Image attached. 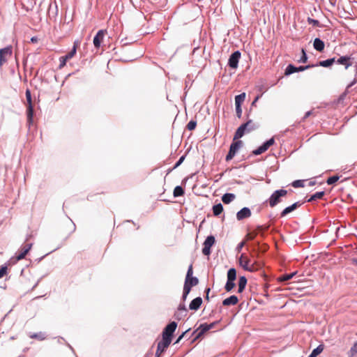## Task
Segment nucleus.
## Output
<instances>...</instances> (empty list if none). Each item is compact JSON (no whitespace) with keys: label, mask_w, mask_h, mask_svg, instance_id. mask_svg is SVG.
Here are the masks:
<instances>
[{"label":"nucleus","mask_w":357,"mask_h":357,"mask_svg":"<svg viewBox=\"0 0 357 357\" xmlns=\"http://www.w3.org/2000/svg\"><path fill=\"white\" fill-rule=\"evenodd\" d=\"M7 265L3 264L0 266V279L2 278L7 273Z\"/></svg>","instance_id":"46"},{"label":"nucleus","mask_w":357,"mask_h":357,"mask_svg":"<svg viewBox=\"0 0 357 357\" xmlns=\"http://www.w3.org/2000/svg\"><path fill=\"white\" fill-rule=\"evenodd\" d=\"M356 82H357V79H356V78H354V79H353V81H352L351 82H350V83L347 85V88H346V89H347V91H349V89L350 87L353 86L355 84H356Z\"/></svg>","instance_id":"57"},{"label":"nucleus","mask_w":357,"mask_h":357,"mask_svg":"<svg viewBox=\"0 0 357 357\" xmlns=\"http://www.w3.org/2000/svg\"><path fill=\"white\" fill-rule=\"evenodd\" d=\"M175 318L177 320H181L183 316V314H181V313H178L174 314Z\"/></svg>","instance_id":"61"},{"label":"nucleus","mask_w":357,"mask_h":357,"mask_svg":"<svg viewBox=\"0 0 357 357\" xmlns=\"http://www.w3.org/2000/svg\"><path fill=\"white\" fill-rule=\"evenodd\" d=\"M347 93H348V91H347V89H346L345 91L340 95L339 99L343 100L344 98V97L347 96Z\"/></svg>","instance_id":"62"},{"label":"nucleus","mask_w":357,"mask_h":357,"mask_svg":"<svg viewBox=\"0 0 357 357\" xmlns=\"http://www.w3.org/2000/svg\"><path fill=\"white\" fill-rule=\"evenodd\" d=\"M259 91H261L262 93H264L267 90V87L264 86V84H261L258 86Z\"/></svg>","instance_id":"58"},{"label":"nucleus","mask_w":357,"mask_h":357,"mask_svg":"<svg viewBox=\"0 0 357 357\" xmlns=\"http://www.w3.org/2000/svg\"><path fill=\"white\" fill-rule=\"evenodd\" d=\"M193 268H192V264H190L188 268V271H187V273H186V276H185V278H195L193 275Z\"/></svg>","instance_id":"51"},{"label":"nucleus","mask_w":357,"mask_h":357,"mask_svg":"<svg viewBox=\"0 0 357 357\" xmlns=\"http://www.w3.org/2000/svg\"><path fill=\"white\" fill-rule=\"evenodd\" d=\"M305 202H296L291 205L284 208L282 212L280 213V217L284 218L286 215H287L289 213H291L292 211H295L298 208H299L301 206H302Z\"/></svg>","instance_id":"13"},{"label":"nucleus","mask_w":357,"mask_h":357,"mask_svg":"<svg viewBox=\"0 0 357 357\" xmlns=\"http://www.w3.org/2000/svg\"><path fill=\"white\" fill-rule=\"evenodd\" d=\"M184 283H187L190 287H193L198 284L199 280L197 277L185 278Z\"/></svg>","instance_id":"32"},{"label":"nucleus","mask_w":357,"mask_h":357,"mask_svg":"<svg viewBox=\"0 0 357 357\" xmlns=\"http://www.w3.org/2000/svg\"><path fill=\"white\" fill-rule=\"evenodd\" d=\"M208 331L209 329L207 323L200 324L199 326L192 333V342H195Z\"/></svg>","instance_id":"10"},{"label":"nucleus","mask_w":357,"mask_h":357,"mask_svg":"<svg viewBox=\"0 0 357 357\" xmlns=\"http://www.w3.org/2000/svg\"><path fill=\"white\" fill-rule=\"evenodd\" d=\"M313 47L317 51L321 52L324 50L325 44L319 38H316L313 42Z\"/></svg>","instance_id":"22"},{"label":"nucleus","mask_w":357,"mask_h":357,"mask_svg":"<svg viewBox=\"0 0 357 357\" xmlns=\"http://www.w3.org/2000/svg\"><path fill=\"white\" fill-rule=\"evenodd\" d=\"M215 243V236L213 235L208 236L203 243L202 254L208 257L211 254V248Z\"/></svg>","instance_id":"6"},{"label":"nucleus","mask_w":357,"mask_h":357,"mask_svg":"<svg viewBox=\"0 0 357 357\" xmlns=\"http://www.w3.org/2000/svg\"><path fill=\"white\" fill-rule=\"evenodd\" d=\"M33 244L28 243L26 244L20 251V252L16 256V261H20L24 259L26 255L28 254L29 250L31 249Z\"/></svg>","instance_id":"21"},{"label":"nucleus","mask_w":357,"mask_h":357,"mask_svg":"<svg viewBox=\"0 0 357 357\" xmlns=\"http://www.w3.org/2000/svg\"><path fill=\"white\" fill-rule=\"evenodd\" d=\"M354 63V59L351 56L344 55L340 56L337 59L336 64L344 66L347 70Z\"/></svg>","instance_id":"11"},{"label":"nucleus","mask_w":357,"mask_h":357,"mask_svg":"<svg viewBox=\"0 0 357 357\" xmlns=\"http://www.w3.org/2000/svg\"><path fill=\"white\" fill-rule=\"evenodd\" d=\"M177 323L175 321H170L163 329L162 332V339L172 342L174 333L177 328Z\"/></svg>","instance_id":"4"},{"label":"nucleus","mask_w":357,"mask_h":357,"mask_svg":"<svg viewBox=\"0 0 357 357\" xmlns=\"http://www.w3.org/2000/svg\"><path fill=\"white\" fill-rule=\"evenodd\" d=\"M214 216H218L223 212V206L221 203L216 204L212 207Z\"/></svg>","instance_id":"26"},{"label":"nucleus","mask_w":357,"mask_h":357,"mask_svg":"<svg viewBox=\"0 0 357 357\" xmlns=\"http://www.w3.org/2000/svg\"><path fill=\"white\" fill-rule=\"evenodd\" d=\"M68 60V59H66V56H61L59 58L60 63H59V68L60 69L63 68L66 66V62H67Z\"/></svg>","instance_id":"50"},{"label":"nucleus","mask_w":357,"mask_h":357,"mask_svg":"<svg viewBox=\"0 0 357 357\" xmlns=\"http://www.w3.org/2000/svg\"><path fill=\"white\" fill-rule=\"evenodd\" d=\"M238 303V298L236 295H231L222 301L225 306L235 305Z\"/></svg>","instance_id":"20"},{"label":"nucleus","mask_w":357,"mask_h":357,"mask_svg":"<svg viewBox=\"0 0 357 357\" xmlns=\"http://www.w3.org/2000/svg\"><path fill=\"white\" fill-rule=\"evenodd\" d=\"M72 225H73V229L70 231V232L69 233V234L65 238V241L67 240L69 238V236L71 235V234L73 233L76 229V226L73 222H72Z\"/></svg>","instance_id":"55"},{"label":"nucleus","mask_w":357,"mask_h":357,"mask_svg":"<svg viewBox=\"0 0 357 357\" xmlns=\"http://www.w3.org/2000/svg\"><path fill=\"white\" fill-rule=\"evenodd\" d=\"M264 152H266L265 150L259 146L258 148L252 151V154L255 155H259Z\"/></svg>","instance_id":"47"},{"label":"nucleus","mask_w":357,"mask_h":357,"mask_svg":"<svg viewBox=\"0 0 357 357\" xmlns=\"http://www.w3.org/2000/svg\"><path fill=\"white\" fill-rule=\"evenodd\" d=\"M245 134L240 130L239 128H237L234 136V140L236 141L238 139L241 138Z\"/></svg>","instance_id":"45"},{"label":"nucleus","mask_w":357,"mask_h":357,"mask_svg":"<svg viewBox=\"0 0 357 357\" xmlns=\"http://www.w3.org/2000/svg\"><path fill=\"white\" fill-rule=\"evenodd\" d=\"M58 15V6L54 1V5L52 3L49 4L48 10H47V15L50 20H56V17Z\"/></svg>","instance_id":"17"},{"label":"nucleus","mask_w":357,"mask_h":357,"mask_svg":"<svg viewBox=\"0 0 357 357\" xmlns=\"http://www.w3.org/2000/svg\"><path fill=\"white\" fill-rule=\"evenodd\" d=\"M235 109H236V116L238 118V119H241V116H242V108H241V105H235Z\"/></svg>","instance_id":"48"},{"label":"nucleus","mask_w":357,"mask_h":357,"mask_svg":"<svg viewBox=\"0 0 357 357\" xmlns=\"http://www.w3.org/2000/svg\"><path fill=\"white\" fill-rule=\"evenodd\" d=\"M191 287L187 283H184L183 293L189 294L191 291Z\"/></svg>","instance_id":"53"},{"label":"nucleus","mask_w":357,"mask_h":357,"mask_svg":"<svg viewBox=\"0 0 357 357\" xmlns=\"http://www.w3.org/2000/svg\"><path fill=\"white\" fill-rule=\"evenodd\" d=\"M236 198L234 193L226 192L222 196V201L225 204H229L233 202Z\"/></svg>","instance_id":"24"},{"label":"nucleus","mask_w":357,"mask_h":357,"mask_svg":"<svg viewBox=\"0 0 357 357\" xmlns=\"http://www.w3.org/2000/svg\"><path fill=\"white\" fill-rule=\"evenodd\" d=\"M314 67L322 66L324 68H330L333 66L332 59H328L326 60L320 61L315 64H312Z\"/></svg>","instance_id":"25"},{"label":"nucleus","mask_w":357,"mask_h":357,"mask_svg":"<svg viewBox=\"0 0 357 357\" xmlns=\"http://www.w3.org/2000/svg\"><path fill=\"white\" fill-rule=\"evenodd\" d=\"M241 53L239 50L234 52L229 57L227 65L232 69H236L238 66Z\"/></svg>","instance_id":"8"},{"label":"nucleus","mask_w":357,"mask_h":357,"mask_svg":"<svg viewBox=\"0 0 357 357\" xmlns=\"http://www.w3.org/2000/svg\"><path fill=\"white\" fill-rule=\"evenodd\" d=\"M185 194V190L181 185H177L174 188L173 195L174 197H181Z\"/></svg>","instance_id":"31"},{"label":"nucleus","mask_w":357,"mask_h":357,"mask_svg":"<svg viewBox=\"0 0 357 357\" xmlns=\"http://www.w3.org/2000/svg\"><path fill=\"white\" fill-rule=\"evenodd\" d=\"M297 274V271H294V272H292L291 273H284V274H282V275H280L278 278V280L280 282H287L289 280H291V278H293V277L294 275H296Z\"/></svg>","instance_id":"27"},{"label":"nucleus","mask_w":357,"mask_h":357,"mask_svg":"<svg viewBox=\"0 0 357 357\" xmlns=\"http://www.w3.org/2000/svg\"><path fill=\"white\" fill-rule=\"evenodd\" d=\"M218 323V321H213L211 324H208V329L211 330Z\"/></svg>","instance_id":"59"},{"label":"nucleus","mask_w":357,"mask_h":357,"mask_svg":"<svg viewBox=\"0 0 357 357\" xmlns=\"http://www.w3.org/2000/svg\"><path fill=\"white\" fill-rule=\"evenodd\" d=\"M25 96L26 99V119L27 124L29 127L33 123L34 109L32 102L31 92L29 89H26L25 91Z\"/></svg>","instance_id":"1"},{"label":"nucleus","mask_w":357,"mask_h":357,"mask_svg":"<svg viewBox=\"0 0 357 357\" xmlns=\"http://www.w3.org/2000/svg\"><path fill=\"white\" fill-rule=\"evenodd\" d=\"M188 296V294L183 293L182 296H181V300L183 301V302L185 301Z\"/></svg>","instance_id":"63"},{"label":"nucleus","mask_w":357,"mask_h":357,"mask_svg":"<svg viewBox=\"0 0 357 357\" xmlns=\"http://www.w3.org/2000/svg\"><path fill=\"white\" fill-rule=\"evenodd\" d=\"M349 357H357V341L354 342L350 350L348 351Z\"/></svg>","instance_id":"37"},{"label":"nucleus","mask_w":357,"mask_h":357,"mask_svg":"<svg viewBox=\"0 0 357 357\" xmlns=\"http://www.w3.org/2000/svg\"><path fill=\"white\" fill-rule=\"evenodd\" d=\"M30 337L34 338V339H38L39 340H43L45 339V334L42 332L36 333H33V334L31 335Z\"/></svg>","instance_id":"40"},{"label":"nucleus","mask_w":357,"mask_h":357,"mask_svg":"<svg viewBox=\"0 0 357 357\" xmlns=\"http://www.w3.org/2000/svg\"><path fill=\"white\" fill-rule=\"evenodd\" d=\"M311 68H314V66L312 64H308L306 66H295L294 64L289 63V64H288V66H287V68L285 69L284 75L286 76H289L294 73L302 72L305 70L310 69Z\"/></svg>","instance_id":"7"},{"label":"nucleus","mask_w":357,"mask_h":357,"mask_svg":"<svg viewBox=\"0 0 357 357\" xmlns=\"http://www.w3.org/2000/svg\"><path fill=\"white\" fill-rule=\"evenodd\" d=\"M270 227L269 225H257L256 228L257 232L260 234L261 236L264 237L265 233L268 230Z\"/></svg>","instance_id":"29"},{"label":"nucleus","mask_w":357,"mask_h":357,"mask_svg":"<svg viewBox=\"0 0 357 357\" xmlns=\"http://www.w3.org/2000/svg\"><path fill=\"white\" fill-rule=\"evenodd\" d=\"M275 144L274 137L270 138L269 139L265 141L260 145L264 150L266 151L269 147Z\"/></svg>","instance_id":"33"},{"label":"nucleus","mask_w":357,"mask_h":357,"mask_svg":"<svg viewBox=\"0 0 357 357\" xmlns=\"http://www.w3.org/2000/svg\"><path fill=\"white\" fill-rule=\"evenodd\" d=\"M257 234H258V233L257 232V231H255L254 233L250 234L249 235V238H250V240H253V239L256 237V236H257Z\"/></svg>","instance_id":"60"},{"label":"nucleus","mask_w":357,"mask_h":357,"mask_svg":"<svg viewBox=\"0 0 357 357\" xmlns=\"http://www.w3.org/2000/svg\"><path fill=\"white\" fill-rule=\"evenodd\" d=\"M244 245H245V243H244L243 241L240 242V243L237 245V246H236V251L237 252H240L241 251L242 248H243Z\"/></svg>","instance_id":"54"},{"label":"nucleus","mask_w":357,"mask_h":357,"mask_svg":"<svg viewBox=\"0 0 357 357\" xmlns=\"http://www.w3.org/2000/svg\"><path fill=\"white\" fill-rule=\"evenodd\" d=\"M314 113H313V110H310L308 112H307L304 116L303 117V121H304L305 119H306L307 118H308L310 115H312Z\"/></svg>","instance_id":"56"},{"label":"nucleus","mask_w":357,"mask_h":357,"mask_svg":"<svg viewBox=\"0 0 357 357\" xmlns=\"http://www.w3.org/2000/svg\"><path fill=\"white\" fill-rule=\"evenodd\" d=\"M307 22H308L309 24H312L314 26H318V27L321 26V24H320V22L319 20L312 19L310 17H307Z\"/></svg>","instance_id":"44"},{"label":"nucleus","mask_w":357,"mask_h":357,"mask_svg":"<svg viewBox=\"0 0 357 357\" xmlns=\"http://www.w3.org/2000/svg\"><path fill=\"white\" fill-rule=\"evenodd\" d=\"M259 126L253 123L252 119H248L245 123H242L238 128L242 131L244 134L248 132H250L258 128Z\"/></svg>","instance_id":"12"},{"label":"nucleus","mask_w":357,"mask_h":357,"mask_svg":"<svg viewBox=\"0 0 357 357\" xmlns=\"http://www.w3.org/2000/svg\"><path fill=\"white\" fill-rule=\"evenodd\" d=\"M190 330V328H188L185 330L184 332H183L176 340L174 344H178L180 342V341L185 337V334Z\"/></svg>","instance_id":"49"},{"label":"nucleus","mask_w":357,"mask_h":357,"mask_svg":"<svg viewBox=\"0 0 357 357\" xmlns=\"http://www.w3.org/2000/svg\"><path fill=\"white\" fill-rule=\"evenodd\" d=\"M250 260L245 256V254H241L238 258V264L245 271L252 273L258 270L261 266L259 262L255 261L252 264H250Z\"/></svg>","instance_id":"2"},{"label":"nucleus","mask_w":357,"mask_h":357,"mask_svg":"<svg viewBox=\"0 0 357 357\" xmlns=\"http://www.w3.org/2000/svg\"><path fill=\"white\" fill-rule=\"evenodd\" d=\"M235 281L231 280H227L225 286V289L227 292H230L235 287Z\"/></svg>","instance_id":"36"},{"label":"nucleus","mask_w":357,"mask_h":357,"mask_svg":"<svg viewBox=\"0 0 357 357\" xmlns=\"http://www.w3.org/2000/svg\"><path fill=\"white\" fill-rule=\"evenodd\" d=\"M339 179H340V176L338 175H333V176H330L329 178H328V179L326 180V183L328 185H333L336 182H337V181Z\"/></svg>","instance_id":"39"},{"label":"nucleus","mask_w":357,"mask_h":357,"mask_svg":"<svg viewBox=\"0 0 357 357\" xmlns=\"http://www.w3.org/2000/svg\"><path fill=\"white\" fill-rule=\"evenodd\" d=\"M77 45H78V42L77 41H75L73 47L71 49V50L65 55L66 59H70L73 58L75 56V54L77 52Z\"/></svg>","instance_id":"30"},{"label":"nucleus","mask_w":357,"mask_h":357,"mask_svg":"<svg viewBox=\"0 0 357 357\" xmlns=\"http://www.w3.org/2000/svg\"><path fill=\"white\" fill-rule=\"evenodd\" d=\"M245 99V93H241L235 96V105H241Z\"/></svg>","instance_id":"35"},{"label":"nucleus","mask_w":357,"mask_h":357,"mask_svg":"<svg viewBox=\"0 0 357 357\" xmlns=\"http://www.w3.org/2000/svg\"><path fill=\"white\" fill-rule=\"evenodd\" d=\"M287 195V190L284 189H279L275 190L270 196L266 202L268 203L271 208L275 207L282 202V197Z\"/></svg>","instance_id":"3"},{"label":"nucleus","mask_w":357,"mask_h":357,"mask_svg":"<svg viewBox=\"0 0 357 357\" xmlns=\"http://www.w3.org/2000/svg\"><path fill=\"white\" fill-rule=\"evenodd\" d=\"M325 195V191H319L317 192L312 195H311L309 197H306V199L303 202H312L314 201H316L317 199H323L324 196Z\"/></svg>","instance_id":"18"},{"label":"nucleus","mask_w":357,"mask_h":357,"mask_svg":"<svg viewBox=\"0 0 357 357\" xmlns=\"http://www.w3.org/2000/svg\"><path fill=\"white\" fill-rule=\"evenodd\" d=\"M178 310L183 312H184L183 316H186L187 315L188 310H187V308H186V307H185L184 303H180L179 304V305L178 307Z\"/></svg>","instance_id":"52"},{"label":"nucleus","mask_w":357,"mask_h":357,"mask_svg":"<svg viewBox=\"0 0 357 357\" xmlns=\"http://www.w3.org/2000/svg\"><path fill=\"white\" fill-rule=\"evenodd\" d=\"M185 156H186V155H183L182 156H181L179 158V159L177 160V162L174 164L172 169L169 170V172H171L172 169H174L177 168L178 167H179L184 161Z\"/></svg>","instance_id":"43"},{"label":"nucleus","mask_w":357,"mask_h":357,"mask_svg":"<svg viewBox=\"0 0 357 357\" xmlns=\"http://www.w3.org/2000/svg\"><path fill=\"white\" fill-rule=\"evenodd\" d=\"M105 33H106L105 30L100 29L95 35L93 40V43L94 47L96 49H98L100 47Z\"/></svg>","instance_id":"14"},{"label":"nucleus","mask_w":357,"mask_h":357,"mask_svg":"<svg viewBox=\"0 0 357 357\" xmlns=\"http://www.w3.org/2000/svg\"><path fill=\"white\" fill-rule=\"evenodd\" d=\"M196 126H197V121L192 119L188 123L186 128L188 130L192 131L196 128Z\"/></svg>","instance_id":"42"},{"label":"nucleus","mask_w":357,"mask_h":357,"mask_svg":"<svg viewBox=\"0 0 357 357\" xmlns=\"http://www.w3.org/2000/svg\"><path fill=\"white\" fill-rule=\"evenodd\" d=\"M305 180H301V179H298V180H295L292 183H291V186H293L294 188H303L305 186Z\"/></svg>","instance_id":"38"},{"label":"nucleus","mask_w":357,"mask_h":357,"mask_svg":"<svg viewBox=\"0 0 357 357\" xmlns=\"http://www.w3.org/2000/svg\"><path fill=\"white\" fill-rule=\"evenodd\" d=\"M171 343L164 340H161L157 346V349L155 352V357H160L162 354H163Z\"/></svg>","instance_id":"15"},{"label":"nucleus","mask_w":357,"mask_h":357,"mask_svg":"<svg viewBox=\"0 0 357 357\" xmlns=\"http://www.w3.org/2000/svg\"><path fill=\"white\" fill-rule=\"evenodd\" d=\"M13 54V47L11 45L0 49V68L5 63L8 57L11 56Z\"/></svg>","instance_id":"9"},{"label":"nucleus","mask_w":357,"mask_h":357,"mask_svg":"<svg viewBox=\"0 0 357 357\" xmlns=\"http://www.w3.org/2000/svg\"><path fill=\"white\" fill-rule=\"evenodd\" d=\"M202 303V298L200 296H198L191 301L189 305V309L191 310L197 311L199 309Z\"/></svg>","instance_id":"19"},{"label":"nucleus","mask_w":357,"mask_h":357,"mask_svg":"<svg viewBox=\"0 0 357 357\" xmlns=\"http://www.w3.org/2000/svg\"><path fill=\"white\" fill-rule=\"evenodd\" d=\"M301 53H302V55L300 58V59L298 61L299 63H306L307 61V55L306 54V52H305V50L304 48H302L301 49Z\"/></svg>","instance_id":"41"},{"label":"nucleus","mask_w":357,"mask_h":357,"mask_svg":"<svg viewBox=\"0 0 357 357\" xmlns=\"http://www.w3.org/2000/svg\"><path fill=\"white\" fill-rule=\"evenodd\" d=\"M324 346L323 344L318 345L315 349H314L311 354L307 357H317L319 354H320L324 350Z\"/></svg>","instance_id":"28"},{"label":"nucleus","mask_w":357,"mask_h":357,"mask_svg":"<svg viewBox=\"0 0 357 357\" xmlns=\"http://www.w3.org/2000/svg\"><path fill=\"white\" fill-rule=\"evenodd\" d=\"M351 262L354 265H356L357 266V258H353L351 259Z\"/></svg>","instance_id":"64"},{"label":"nucleus","mask_w":357,"mask_h":357,"mask_svg":"<svg viewBox=\"0 0 357 357\" xmlns=\"http://www.w3.org/2000/svg\"><path fill=\"white\" fill-rule=\"evenodd\" d=\"M247 278L245 276H240L238 282V293H242L247 284Z\"/></svg>","instance_id":"23"},{"label":"nucleus","mask_w":357,"mask_h":357,"mask_svg":"<svg viewBox=\"0 0 357 357\" xmlns=\"http://www.w3.org/2000/svg\"><path fill=\"white\" fill-rule=\"evenodd\" d=\"M236 270L234 268H230L227 271V280H236Z\"/></svg>","instance_id":"34"},{"label":"nucleus","mask_w":357,"mask_h":357,"mask_svg":"<svg viewBox=\"0 0 357 357\" xmlns=\"http://www.w3.org/2000/svg\"><path fill=\"white\" fill-rule=\"evenodd\" d=\"M242 146L243 142L241 140H233L229 146V151L225 157V160L228 162L232 160Z\"/></svg>","instance_id":"5"},{"label":"nucleus","mask_w":357,"mask_h":357,"mask_svg":"<svg viewBox=\"0 0 357 357\" xmlns=\"http://www.w3.org/2000/svg\"><path fill=\"white\" fill-rule=\"evenodd\" d=\"M252 212L250 208L243 207L240 211H238L236 213V219L238 221H241L244 219L248 218L251 216Z\"/></svg>","instance_id":"16"}]
</instances>
